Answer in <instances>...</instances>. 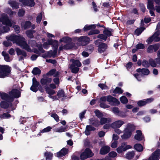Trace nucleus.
Returning a JSON list of instances; mask_svg holds the SVG:
<instances>
[{"mask_svg":"<svg viewBox=\"0 0 160 160\" xmlns=\"http://www.w3.org/2000/svg\"><path fill=\"white\" fill-rule=\"evenodd\" d=\"M6 39L7 41L3 42V45L6 47H8L11 45V42L9 41H10L13 43H16L18 45L28 52L32 51L31 49L26 42L25 39L21 36L11 35L7 36Z\"/></svg>","mask_w":160,"mask_h":160,"instance_id":"f257e3e1","label":"nucleus"},{"mask_svg":"<svg viewBox=\"0 0 160 160\" xmlns=\"http://www.w3.org/2000/svg\"><path fill=\"white\" fill-rule=\"evenodd\" d=\"M14 23L9 19L7 15L2 14L0 18V34L8 32L10 30L9 27H11Z\"/></svg>","mask_w":160,"mask_h":160,"instance_id":"f03ea898","label":"nucleus"},{"mask_svg":"<svg viewBox=\"0 0 160 160\" xmlns=\"http://www.w3.org/2000/svg\"><path fill=\"white\" fill-rule=\"evenodd\" d=\"M51 44L53 46V52L52 50L49 51L48 52V56L50 57H54L57 54L58 47V42L56 40L52 39L48 40L47 42H45L43 44V47L45 49H47L49 47V46Z\"/></svg>","mask_w":160,"mask_h":160,"instance_id":"7ed1b4c3","label":"nucleus"},{"mask_svg":"<svg viewBox=\"0 0 160 160\" xmlns=\"http://www.w3.org/2000/svg\"><path fill=\"white\" fill-rule=\"evenodd\" d=\"M135 129L134 126L132 124L128 123L124 129V134L121 136L122 139H126L129 138L131 136L132 132Z\"/></svg>","mask_w":160,"mask_h":160,"instance_id":"20e7f679","label":"nucleus"},{"mask_svg":"<svg viewBox=\"0 0 160 160\" xmlns=\"http://www.w3.org/2000/svg\"><path fill=\"white\" fill-rule=\"evenodd\" d=\"M1 98L2 99L5 100V101L2 102L1 103V106L2 108H8L9 106L8 102L13 101V99L11 98L8 95L5 93L2 94L1 95Z\"/></svg>","mask_w":160,"mask_h":160,"instance_id":"39448f33","label":"nucleus"},{"mask_svg":"<svg viewBox=\"0 0 160 160\" xmlns=\"http://www.w3.org/2000/svg\"><path fill=\"white\" fill-rule=\"evenodd\" d=\"M10 72V68L9 66L0 65V78H4L8 76Z\"/></svg>","mask_w":160,"mask_h":160,"instance_id":"423d86ee","label":"nucleus"},{"mask_svg":"<svg viewBox=\"0 0 160 160\" xmlns=\"http://www.w3.org/2000/svg\"><path fill=\"white\" fill-rule=\"evenodd\" d=\"M77 44L78 46H84L88 44L89 42V38L85 36L77 38Z\"/></svg>","mask_w":160,"mask_h":160,"instance_id":"0eeeda50","label":"nucleus"},{"mask_svg":"<svg viewBox=\"0 0 160 160\" xmlns=\"http://www.w3.org/2000/svg\"><path fill=\"white\" fill-rule=\"evenodd\" d=\"M93 155V154L89 148H87L81 154L80 158L81 159L84 160L92 156Z\"/></svg>","mask_w":160,"mask_h":160,"instance_id":"6e6552de","label":"nucleus"},{"mask_svg":"<svg viewBox=\"0 0 160 160\" xmlns=\"http://www.w3.org/2000/svg\"><path fill=\"white\" fill-rule=\"evenodd\" d=\"M131 148L132 146L130 145H127L125 143H123L121 144V146L119 147L117 149V151L118 153H121Z\"/></svg>","mask_w":160,"mask_h":160,"instance_id":"1a4fd4ad","label":"nucleus"},{"mask_svg":"<svg viewBox=\"0 0 160 160\" xmlns=\"http://www.w3.org/2000/svg\"><path fill=\"white\" fill-rule=\"evenodd\" d=\"M160 34V32L159 30L157 31L148 40V43L151 42L152 41L158 42L160 40V38L159 35Z\"/></svg>","mask_w":160,"mask_h":160,"instance_id":"9d476101","label":"nucleus"},{"mask_svg":"<svg viewBox=\"0 0 160 160\" xmlns=\"http://www.w3.org/2000/svg\"><path fill=\"white\" fill-rule=\"evenodd\" d=\"M9 96L13 99V98H18L20 97V92L16 89H13L9 93Z\"/></svg>","mask_w":160,"mask_h":160,"instance_id":"9b49d317","label":"nucleus"},{"mask_svg":"<svg viewBox=\"0 0 160 160\" xmlns=\"http://www.w3.org/2000/svg\"><path fill=\"white\" fill-rule=\"evenodd\" d=\"M47 76L46 75H43V78L41 79L40 81L42 84L43 85H46L51 82L52 80L51 78L47 77Z\"/></svg>","mask_w":160,"mask_h":160,"instance_id":"f8f14e48","label":"nucleus"},{"mask_svg":"<svg viewBox=\"0 0 160 160\" xmlns=\"http://www.w3.org/2000/svg\"><path fill=\"white\" fill-rule=\"evenodd\" d=\"M107 101L110 104L115 105L119 103V102L117 99L110 95L107 96Z\"/></svg>","mask_w":160,"mask_h":160,"instance_id":"ddd939ff","label":"nucleus"},{"mask_svg":"<svg viewBox=\"0 0 160 160\" xmlns=\"http://www.w3.org/2000/svg\"><path fill=\"white\" fill-rule=\"evenodd\" d=\"M46 91L48 94V97L53 100H56L58 99L57 96L54 95L55 93V92L52 89H47Z\"/></svg>","mask_w":160,"mask_h":160,"instance_id":"4468645a","label":"nucleus"},{"mask_svg":"<svg viewBox=\"0 0 160 160\" xmlns=\"http://www.w3.org/2000/svg\"><path fill=\"white\" fill-rule=\"evenodd\" d=\"M124 122L122 120L117 121L111 124V127L112 128H119L123 124Z\"/></svg>","mask_w":160,"mask_h":160,"instance_id":"2eb2a0df","label":"nucleus"},{"mask_svg":"<svg viewBox=\"0 0 160 160\" xmlns=\"http://www.w3.org/2000/svg\"><path fill=\"white\" fill-rule=\"evenodd\" d=\"M160 151L159 150H156L152 154V156L149 158L148 160H158L159 158Z\"/></svg>","mask_w":160,"mask_h":160,"instance_id":"dca6fc26","label":"nucleus"},{"mask_svg":"<svg viewBox=\"0 0 160 160\" xmlns=\"http://www.w3.org/2000/svg\"><path fill=\"white\" fill-rule=\"evenodd\" d=\"M39 84L35 78H33L32 79V85L30 88L31 90L33 92H36L38 90L37 88Z\"/></svg>","mask_w":160,"mask_h":160,"instance_id":"f3484780","label":"nucleus"},{"mask_svg":"<svg viewBox=\"0 0 160 160\" xmlns=\"http://www.w3.org/2000/svg\"><path fill=\"white\" fill-rule=\"evenodd\" d=\"M159 44H156L154 45H150L147 49V51L149 53H152L153 51H156L159 47Z\"/></svg>","mask_w":160,"mask_h":160,"instance_id":"a211bd4d","label":"nucleus"},{"mask_svg":"<svg viewBox=\"0 0 160 160\" xmlns=\"http://www.w3.org/2000/svg\"><path fill=\"white\" fill-rule=\"evenodd\" d=\"M34 0H19V1L22 2L24 5L32 7L35 4L34 2Z\"/></svg>","mask_w":160,"mask_h":160,"instance_id":"6ab92c4d","label":"nucleus"},{"mask_svg":"<svg viewBox=\"0 0 160 160\" xmlns=\"http://www.w3.org/2000/svg\"><path fill=\"white\" fill-rule=\"evenodd\" d=\"M153 100V99L152 98H150L143 100H140L138 102V104L139 106H142L145 105L147 103L151 102Z\"/></svg>","mask_w":160,"mask_h":160,"instance_id":"aec40b11","label":"nucleus"},{"mask_svg":"<svg viewBox=\"0 0 160 160\" xmlns=\"http://www.w3.org/2000/svg\"><path fill=\"white\" fill-rule=\"evenodd\" d=\"M110 150V147L107 146H105L101 149L100 153L102 155L108 153Z\"/></svg>","mask_w":160,"mask_h":160,"instance_id":"412c9836","label":"nucleus"},{"mask_svg":"<svg viewBox=\"0 0 160 160\" xmlns=\"http://www.w3.org/2000/svg\"><path fill=\"white\" fill-rule=\"evenodd\" d=\"M70 62L72 63V64L70 65H75L76 67L77 66L79 67H80L82 65L81 63L78 60L71 59L70 60Z\"/></svg>","mask_w":160,"mask_h":160,"instance_id":"4be33fe9","label":"nucleus"},{"mask_svg":"<svg viewBox=\"0 0 160 160\" xmlns=\"http://www.w3.org/2000/svg\"><path fill=\"white\" fill-rule=\"evenodd\" d=\"M95 130V128L90 125H87L86 127V130L85 131V134L87 135H89L91 131H94Z\"/></svg>","mask_w":160,"mask_h":160,"instance_id":"5701e85b","label":"nucleus"},{"mask_svg":"<svg viewBox=\"0 0 160 160\" xmlns=\"http://www.w3.org/2000/svg\"><path fill=\"white\" fill-rule=\"evenodd\" d=\"M137 134L135 135L134 138L135 139L140 141L143 138V136L140 130H137L136 131Z\"/></svg>","mask_w":160,"mask_h":160,"instance_id":"b1692460","label":"nucleus"},{"mask_svg":"<svg viewBox=\"0 0 160 160\" xmlns=\"http://www.w3.org/2000/svg\"><path fill=\"white\" fill-rule=\"evenodd\" d=\"M66 128L61 126L59 128H56L53 129V131L55 132L61 133L65 132L67 131Z\"/></svg>","mask_w":160,"mask_h":160,"instance_id":"393cba45","label":"nucleus"},{"mask_svg":"<svg viewBox=\"0 0 160 160\" xmlns=\"http://www.w3.org/2000/svg\"><path fill=\"white\" fill-rule=\"evenodd\" d=\"M96 27V25L95 24L86 25L83 28V30L84 31H87L90 30L95 29Z\"/></svg>","mask_w":160,"mask_h":160,"instance_id":"a878e982","label":"nucleus"},{"mask_svg":"<svg viewBox=\"0 0 160 160\" xmlns=\"http://www.w3.org/2000/svg\"><path fill=\"white\" fill-rule=\"evenodd\" d=\"M106 44L105 43H102L100 44L98 48V52L100 53H102L104 52L107 48Z\"/></svg>","mask_w":160,"mask_h":160,"instance_id":"bb28decb","label":"nucleus"},{"mask_svg":"<svg viewBox=\"0 0 160 160\" xmlns=\"http://www.w3.org/2000/svg\"><path fill=\"white\" fill-rule=\"evenodd\" d=\"M89 120L90 121L89 123L90 124L93 125L96 127H98L100 125V122H98L96 120L92 118L90 119Z\"/></svg>","mask_w":160,"mask_h":160,"instance_id":"cd10ccee","label":"nucleus"},{"mask_svg":"<svg viewBox=\"0 0 160 160\" xmlns=\"http://www.w3.org/2000/svg\"><path fill=\"white\" fill-rule=\"evenodd\" d=\"M69 68L71 70L72 72L74 73H77L79 70V67H76L75 65H70Z\"/></svg>","mask_w":160,"mask_h":160,"instance_id":"c85d7f7f","label":"nucleus"},{"mask_svg":"<svg viewBox=\"0 0 160 160\" xmlns=\"http://www.w3.org/2000/svg\"><path fill=\"white\" fill-rule=\"evenodd\" d=\"M111 122V120L110 118H102L100 119V123L101 125H103L107 122Z\"/></svg>","mask_w":160,"mask_h":160,"instance_id":"c756f323","label":"nucleus"},{"mask_svg":"<svg viewBox=\"0 0 160 160\" xmlns=\"http://www.w3.org/2000/svg\"><path fill=\"white\" fill-rule=\"evenodd\" d=\"M9 3L12 8H18V4L15 1L10 0L9 1Z\"/></svg>","mask_w":160,"mask_h":160,"instance_id":"7c9ffc66","label":"nucleus"},{"mask_svg":"<svg viewBox=\"0 0 160 160\" xmlns=\"http://www.w3.org/2000/svg\"><path fill=\"white\" fill-rule=\"evenodd\" d=\"M31 24V22L29 21H26L25 22H23L22 23L21 26L22 28L26 29L29 27Z\"/></svg>","mask_w":160,"mask_h":160,"instance_id":"2f4dec72","label":"nucleus"},{"mask_svg":"<svg viewBox=\"0 0 160 160\" xmlns=\"http://www.w3.org/2000/svg\"><path fill=\"white\" fill-rule=\"evenodd\" d=\"M147 8L149 10L154 9L153 0H148Z\"/></svg>","mask_w":160,"mask_h":160,"instance_id":"473e14b6","label":"nucleus"},{"mask_svg":"<svg viewBox=\"0 0 160 160\" xmlns=\"http://www.w3.org/2000/svg\"><path fill=\"white\" fill-rule=\"evenodd\" d=\"M52 129V128L50 126H48L46 128H44L41 131L38 135L40 136L42 133L47 132L51 131Z\"/></svg>","mask_w":160,"mask_h":160,"instance_id":"72a5a7b5","label":"nucleus"},{"mask_svg":"<svg viewBox=\"0 0 160 160\" xmlns=\"http://www.w3.org/2000/svg\"><path fill=\"white\" fill-rule=\"evenodd\" d=\"M134 148L138 151L141 152L143 150L142 146L140 144H137L134 146Z\"/></svg>","mask_w":160,"mask_h":160,"instance_id":"f704fd0d","label":"nucleus"},{"mask_svg":"<svg viewBox=\"0 0 160 160\" xmlns=\"http://www.w3.org/2000/svg\"><path fill=\"white\" fill-rule=\"evenodd\" d=\"M135 155L133 151L128 152L126 155V158L128 159H131L133 158Z\"/></svg>","mask_w":160,"mask_h":160,"instance_id":"c9c22d12","label":"nucleus"},{"mask_svg":"<svg viewBox=\"0 0 160 160\" xmlns=\"http://www.w3.org/2000/svg\"><path fill=\"white\" fill-rule=\"evenodd\" d=\"M2 55L4 56L5 60L7 62H10L12 60V59L9 56V55L4 52L2 53Z\"/></svg>","mask_w":160,"mask_h":160,"instance_id":"e433bc0d","label":"nucleus"},{"mask_svg":"<svg viewBox=\"0 0 160 160\" xmlns=\"http://www.w3.org/2000/svg\"><path fill=\"white\" fill-rule=\"evenodd\" d=\"M16 51L18 55H22L23 57H25L26 55V52L19 48L16 49Z\"/></svg>","mask_w":160,"mask_h":160,"instance_id":"4c0bfd02","label":"nucleus"},{"mask_svg":"<svg viewBox=\"0 0 160 160\" xmlns=\"http://www.w3.org/2000/svg\"><path fill=\"white\" fill-rule=\"evenodd\" d=\"M45 156L47 160H51L53 154L50 152H46L45 153Z\"/></svg>","mask_w":160,"mask_h":160,"instance_id":"58836bf2","label":"nucleus"},{"mask_svg":"<svg viewBox=\"0 0 160 160\" xmlns=\"http://www.w3.org/2000/svg\"><path fill=\"white\" fill-rule=\"evenodd\" d=\"M35 32L34 30H28L27 31L26 33L28 37L30 38H32L33 37V34Z\"/></svg>","mask_w":160,"mask_h":160,"instance_id":"ea45409f","label":"nucleus"},{"mask_svg":"<svg viewBox=\"0 0 160 160\" xmlns=\"http://www.w3.org/2000/svg\"><path fill=\"white\" fill-rule=\"evenodd\" d=\"M71 39L68 37H65L60 39L61 42H64L65 43H68L71 41Z\"/></svg>","mask_w":160,"mask_h":160,"instance_id":"a19ab883","label":"nucleus"},{"mask_svg":"<svg viewBox=\"0 0 160 160\" xmlns=\"http://www.w3.org/2000/svg\"><path fill=\"white\" fill-rule=\"evenodd\" d=\"M32 72L33 74L34 75H37V74H39L41 72V71L37 68H33L32 71Z\"/></svg>","mask_w":160,"mask_h":160,"instance_id":"79ce46f5","label":"nucleus"},{"mask_svg":"<svg viewBox=\"0 0 160 160\" xmlns=\"http://www.w3.org/2000/svg\"><path fill=\"white\" fill-rule=\"evenodd\" d=\"M65 96L64 92L62 90H60L58 91L57 94V97L58 98L64 97Z\"/></svg>","mask_w":160,"mask_h":160,"instance_id":"37998d69","label":"nucleus"},{"mask_svg":"<svg viewBox=\"0 0 160 160\" xmlns=\"http://www.w3.org/2000/svg\"><path fill=\"white\" fill-rule=\"evenodd\" d=\"M145 29V28H140L137 29L135 31V33L138 36L141 34Z\"/></svg>","mask_w":160,"mask_h":160,"instance_id":"c03bdc74","label":"nucleus"},{"mask_svg":"<svg viewBox=\"0 0 160 160\" xmlns=\"http://www.w3.org/2000/svg\"><path fill=\"white\" fill-rule=\"evenodd\" d=\"M120 101L122 103L125 104L128 103V100L125 96H122L120 98Z\"/></svg>","mask_w":160,"mask_h":160,"instance_id":"a18cd8bd","label":"nucleus"},{"mask_svg":"<svg viewBox=\"0 0 160 160\" xmlns=\"http://www.w3.org/2000/svg\"><path fill=\"white\" fill-rule=\"evenodd\" d=\"M94 112L96 116L98 118H100L103 116L102 114L98 110L95 111Z\"/></svg>","mask_w":160,"mask_h":160,"instance_id":"49530a36","label":"nucleus"},{"mask_svg":"<svg viewBox=\"0 0 160 160\" xmlns=\"http://www.w3.org/2000/svg\"><path fill=\"white\" fill-rule=\"evenodd\" d=\"M55 70L54 69L51 70L47 73L46 75L47 76L53 75L55 76L58 75V73H57L56 74H55Z\"/></svg>","mask_w":160,"mask_h":160,"instance_id":"de8ad7c7","label":"nucleus"},{"mask_svg":"<svg viewBox=\"0 0 160 160\" xmlns=\"http://www.w3.org/2000/svg\"><path fill=\"white\" fill-rule=\"evenodd\" d=\"M103 33L106 36L109 37L111 35V31L107 29H105L103 31Z\"/></svg>","mask_w":160,"mask_h":160,"instance_id":"09e8293b","label":"nucleus"},{"mask_svg":"<svg viewBox=\"0 0 160 160\" xmlns=\"http://www.w3.org/2000/svg\"><path fill=\"white\" fill-rule=\"evenodd\" d=\"M123 92V90H122L121 88L116 87L115 90L113 91V92L115 93L121 94Z\"/></svg>","mask_w":160,"mask_h":160,"instance_id":"8fccbe9b","label":"nucleus"},{"mask_svg":"<svg viewBox=\"0 0 160 160\" xmlns=\"http://www.w3.org/2000/svg\"><path fill=\"white\" fill-rule=\"evenodd\" d=\"M142 65L144 67H148L149 66V62L146 60H143L142 63Z\"/></svg>","mask_w":160,"mask_h":160,"instance_id":"3c124183","label":"nucleus"},{"mask_svg":"<svg viewBox=\"0 0 160 160\" xmlns=\"http://www.w3.org/2000/svg\"><path fill=\"white\" fill-rule=\"evenodd\" d=\"M149 65L150 64L152 67H155L156 66L157 64L153 59H150L149 60Z\"/></svg>","mask_w":160,"mask_h":160,"instance_id":"603ef678","label":"nucleus"},{"mask_svg":"<svg viewBox=\"0 0 160 160\" xmlns=\"http://www.w3.org/2000/svg\"><path fill=\"white\" fill-rule=\"evenodd\" d=\"M42 18V13H40L37 17L36 21L37 23H39L41 21Z\"/></svg>","mask_w":160,"mask_h":160,"instance_id":"864d4df0","label":"nucleus"},{"mask_svg":"<svg viewBox=\"0 0 160 160\" xmlns=\"http://www.w3.org/2000/svg\"><path fill=\"white\" fill-rule=\"evenodd\" d=\"M150 71L147 68L142 69V73L144 75H148L149 74Z\"/></svg>","mask_w":160,"mask_h":160,"instance_id":"5fc2aeb1","label":"nucleus"},{"mask_svg":"<svg viewBox=\"0 0 160 160\" xmlns=\"http://www.w3.org/2000/svg\"><path fill=\"white\" fill-rule=\"evenodd\" d=\"M112 111L115 114L117 115H118L120 112L118 108H117L115 107L113 108L112 109Z\"/></svg>","mask_w":160,"mask_h":160,"instance_id":"6e6d98bb","label":"nucleus"},{"mask_svg":"<svg viewBox=\"0 0 160 160\" xmlns=\"http://www.w3.org/2000/svg\"><path fill=\"white\" fill-rule=\"evenodd\" d=\"M100 33L99 30L97 29H95L93 30H92L90 31L88 34L89 35H92L95 34H98Z\"/></svg>","mask_w":160,"mask_h":160,"instance_id":"4d7b16f0","label":"nucleus"},{"mask_svg":"<svg viewBox=\"0 0 160 160\" xmlns=\"http://www.w3.org/2000/svg\"><path fill=\"white\" fill-rule=\"evenodd\" d=\"M100 107L103 108H109V106L108 105L106 104L104 102H101L100 104Z\"/></svg>","mask_w":160,"mask_h":160,"instance_id":"13d9d810","label":"nucleus"},{"mask_svg":"<svg viewBox=\"0 0 160 160\" xmlns=\"http://www.w3.org/2000/svg\"><path fill=\"white\" fill-rule=\"evenodd\" d=\"M136 47L137 49H143L144 48V46L142 44L139 43L136 45Z\"/></svg>","mask_w":160,"mask_h":160,"instance_id":"bf43d9fd","label":"nucleus"},{"mask_svg":"<svg viewBox=\"0 0 160 160\" xmlns=\"http://www.w3.org/2000/svg\"><path fill=\"white\" fill-rule=\"evenodd\" d=\"M98 38L105 41L106 40L107 38V36L103 34H100L98 36Z\"/></svg>","mask_w":160,"mask_h":160,"instance_id":"052dcab7","label":"nucleus"},{"mask_svg":"<svg viewBox=\"0 0 160 160\" xmlns=\"http://www.w3.org/2000/svg\"><path fill=\"white\" fill-rule=\"evenodd\" d=\"M98 86L102 89H107L108 88V87L104 84H99Z\"/></svg>","mask_w":160,"mask_h":160,"instance_id":"680f3d73","label":"nucleus"},{"mask_svg":"<svg viewBox=\"0 0 160 160\" xmlns=\"http://www.w3.org/2000/svg\"><path fill=\"white\" fill-rule=\"evenodd\" d=\"M25 13L24 11L22 9H19L18 12V15L19 17H22L23 16Z\"/></svg>","mask_w":160,"mask_h":160,"instance_id":"e2e57ef3","label":"nucleus"},{"mask_svg":"<svg viewBox=\"0 0 160 160\" xmlns=\"http://www.w3.org/2000/svg\"><path fill=\"white\" fill-rule=\"evenodd\" d=\"M10 117V115L8 113H4L2 115H1L0 117L3 118H8Z\"/></svg>","mask_w":160,"mask_h":160,"instance_id":"0e129e2a","label":"nucleus"},{"mask_svg":"<svg viewBox=\"0 0 160 160\" xmlns=\"http://www.w3.org/2000/svg\"><path fill=\"white\" fill-rule=\"evenodd\" d=\"M51 117L54 118V119L57 122L59 120V117L56 114L53 113L51 115Z\"/></svg>","mask_w":160,"mask_h":160,"instance_id":"69168bd1","label":"nucleus"},{"mask_svg":"<svg viewBox=\"0 0 160 160\" xmlns=\"http://www.w3.org/2000/svg\"><path fill=\"white\" fill-rule=\"evenodd\" d=\"M38 51H34V52L37 54H40L44 52V50L42 49V47L38 48Z\"/></svg>","mask_w":160,"mask_h":160,"instance_id":"338daca9","label":"nucleus"},{"mask_svg":"<svg viewBox=\"0 0 160 160\" xmlns=\"http://www.w3.org/2000/svg\"><path fill=\"white\" fill-rule=\"evenodd\" d=\"M117 153L116 152L112 151L109 153V156L112 158H114L117 156Z\"/></svg>","mask_w":160,"mask_h":160,"instance_id":"774afa93","label":"nucleus"}]
</instances>
